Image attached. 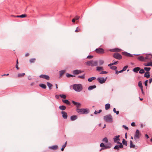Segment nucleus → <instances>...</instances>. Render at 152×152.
<instances>
[{
  "label": "nucleus",
  "instance_id": "nucleus-43",
  "mask_svg": "<svg viewBox=\"0 0 152 152\" xmlns=\"http://www.w3.org/2000/svg\"><path fill=\"white\" fill-rule=\"evenodd\" d=\"M25 75L24 73H22V74L19 73L18 74V76L19 77H23Z\"/></svg>",
  "mask_w": 152,
  "mask_h": 152
},
{
  "label": "nucleus",
  "instance_id": "nucleus-33",
  "mask_svg": "<svg viewBox=\"0 0 152 152\" xmlns=\"http://www.w3.org/2000/svg\"><path fill=\"white\" fill-rule=\"evenodd\" d=\"M130 148H134L135 147V145L133 144L132 141V140L130 141Z\"/></svg>",
  "mask_w": 152,
  "mask_h": 152
},
{
  "label": "nucleus",
  "instance_id": "nucleus-37",
  "mask_svg": "<svg viewBox=\"0 0 152 152\" xmlns=\"http://www.w3.org/2000/svg\"><path fill=\"white\" fill-rule=\"evenodd\" d=\"M108 66L110 67V69L112 70H115L117 69V67L115 66H112V65H111V66Z\"/></svg>",
  "mask_w": 152,
  "mask_h": 152
},
{
  "label": "nucleus",
  "instance_id": "nucleus-56",
  "mask_svg": "<svg viewBox=\"0 0 152 152\" xmlns=\"http://www.w3.org/2000/svg\"><path fill=\"white\" fill-rule=\"evenodd\" d=\"M79 18H80V17L79 16H77L75 17V18H74V19L76 20H77L79 19Z\"/></svg>",
  "mask_w": 152,
  "mask_h": 152
},
{
  "label": "nucleus",
  "instance_id": "nucleus-13",
  "mask_svg": "<svg viewBox=\"0 0 152 152\" xmlns=\"http://www.w3.org/2000/svg\"><path fill=\"white\" fill-rule=\"evenodd\" d=\"M39 77L41 78H43L47 80H49L50 79L49 76L45 75H41Z\"/></svg>",
  "mask_w": 152,
  "mask_h": 152
},
{
  "label": "nucleus",
  "instance_id": "nucleus-21",
  "mask_svg": "<svg viewBox=\"0 0 152 152\" xmlns=\"http://www.w3.org/2000/svg\"><path fill=\"white\" fill-rule=\"evenodd\" d=\"M143 65L145 66H152V61L148 62L147 63H144Z\"/></svg>",
  "mask_w": 152,
  "mask_h": 152
},
{
  "label": "nucleus",
  "instance_id": "nucleus-29",
  "mask_svg": "<svg viewBox=\"0 0 152 152\" xmlns=\"http://www.w3.org/2000/svg\"><path fill=\"white\" fill-rule=\"evenodd\" d=\"M59 108L61 110H64L66 109V107L64 105H61L59 106Z\"/></svg>",
  "mask_w": 152,
  "mask_h": 152
},
{
  "label": "nucleus",
  "instance_id": "nucleus-40",
  "mask_svg": "<svg viewBox=\"0 0 152 152\" xmlns=\"http://www.w3.org/2000/svg\"><path fill=\"white\" fill-rule=\"evenodd\" d=\"M151 69V68L150 67H145L144 68V69L146 71V72H148Z\"/></svg>",
  "mask_w": 152,
  "mask_h": 152
},
{
  "label": "nucleus",
  "instance_id": "nucleus-48",
  "mask_svg": "<svg viewBox=\"0 0 152 152\" xmlns=\"http://www.w3.org/2000/svg\"><path fill=\"white\" fill-rule=\"evenodd\" d=\"M145 72L144 70L143 69H140L139 71V73L140 74H143Z\"/></svg>",
  "mask_w": 152,
  "mask_h": 152
},
{
  "label": "nucleus",
  "instance_id": "nucleus-10",
  "mask_svg": "<svg viewBox=\"0 0 152 152\" xmlns=\"http://www.w3.org/2000/svg\"><path fill=\"white\" fill-rule=\"evenodd\" d=\"M117 144H119V145H116L114 147V149L118 150L119 148H122L123 147V145L122 143L119 141L117 142Z\"/></svg>",
  "mask_w": 152,
  "mask_h": 152
},
{
  "label": "nucleus",
  "instance_id": "nucleus-26",
  "mask_svg": "<svg viewBox=\"0 0 152 152\" xmlns=\"http://www.w3.org/2000/svg\"><path fill=\"white\" fill-rule=\"evenodd\" d=\"M103 70V69L102 67L101 66H97L96 68V70L98 72H100L102 71Z\"/></svg>",
  "mask_w": 152,
  "mask_h": 152
},
{
  "label": "nucleus",
  "instance_id": "nucleus-22",
  "mask_svg": "<svg viewBox=\"0 0 152 152\" xmlns=\"http://www.w3.org/2000/svg\"><path fill=\"white\" fill-rule=\"evenodd\" d=\"M113 63H111L108 64V66H111V65H116L118 63V61H115V60H114L113 61Z\"/></svg>",
  "mask_w": 152,
  "mask_h": 152
},
{
  "label": "nucleus",
  "instance_id": "nucleus-18",
  "mask_svg": "<svg viewBox=\"0 0 152 152\" xmlns=\"http://www.w3.org/2000/svg\"><path fill=\"white\" fill-rule=\"evenodd\" d=\"M145 60H150L152 58V54H146L145 57Z\"/></svg>",
  "mask_w": 152,
  "mask_h": 152
},
{
  "label": "nucleus",
  "instance_id": "nucleus-51",
  "mask_svg": "<svg viewBox=\"0 0 152 152\" xmlns=\"http://www.w3.org/2000/svg\"><path fill=\"white\" fill-rule=\"evenodd\" d=\"M27 16V15L26 14H22L21 15H20V18H23L26 17Z\"/></svg>",
  "mask_w": 152,
  "mask_h": 152
},
{
  "label": "nucleus",
  "instance_id": "nucleus-61",
  "mask_svg": "<svg viewBox=\"0 0 152 152\" xmlns=\"http://www.w3.org/2000/svg\"><path fill=\"white\" fill-rule=\"evenodd\" d=\"M145 137L146 138H147V139L149 138V136L147 134H145Z\"/></svg>",
  "mask_w": 152,
  "mask_h": 152
},
{
  "label": "nucleus",
  "instance_id": "nucleus-25",
  "mask_svg": "<svg viewBox=\"0 0 152 152\" xmlns=\"http://www.w3.org/2000/svg\"><path fill=\"white\" fill-rule=\"evenodd\" d=\"M96 87V85H93L92 86H89L88 88V90L89 91H91L93 89H94Z\"/></svg>",
  "mask_w": 152,
  "mask_h": 152
},
{
  "label": "nucleus",
  "instance_id": "nucleus-34",
  "mask_svg": "<svg viewBox=\"0 0 152 152\" xmlns=\"http://www.w3.org/2000/svg\"><path fill=\"white\" fill-rule=\"evenodd\" d=\"M138 85L139 87L140 88V89L143 88L142 83L141 81H140L138 82Z\"/></svg>",
  "mask_w": 152,
  "mask_h": 152
},
{
  "label": "nucleus",
  "instance_id": "nucleus-45",
  "mask_svg": "<svg viewBox=\"0 0 152 152\" xmlns=\"http://www.w3.org/2000/svg\"><path fill=\"white\" fill-rule=\"evenodd\" d=\"M102 141L105 142L106 143H107L108 141L107 138L106 137L104 138L103 139Z\"/></svg>",
  "mask_w": 152,
  "mask_h": 152
},
{
  "label": "nucleus",
  "instance_id": "nucleus-24",
  "mask_svg": "<svg viewBox=\"0 0 152 152\" xmlns=\"http://www.w3.org/2000/svg\"><path fill=\"white\" fill-rule=\"evenodd\" d=\"M150 76V75L149 72H146L144 75V77H146L147 78H149Z\"/></svg>",
  "mask_w": 152,
  "mask_h": 152
},
{
  "label": "nucleus",
  "instance_id": "nucleus-11",
  "mask_svg": "<svg viewBox=\"0 0 152 152\" xmlns=\"http://www.w3.org/2000/svg\"><path fill=\"white\" fill-rule=\"evenodd\" d=\"M121 53L122 55L128 57H133L134 56V55L132 54L126 52H122Z\"/></svg>",
  "mask_w": 152,
  "mask_h": 152
},
{
  "label": "nucleus",
  "instance_id": "nucleus-12",
  "mask_svg": "<svg viewBox=\"0 0 152 152\" xmlns=\"http://www.w3.org/2000/svg\"><path fill=\"white\" fill-rule=\"evenodd\" d=\"M83 72V71L78 70V69H76L74 70L72 72V74L74 75H78L79 74Z\"/></svg>",
  "mask_w": 152,
  "mask_h": 152
},
{
  "label": "nucleus",
  "instance_id": "nucleus-55",
  "mask_svg": "<svg viewBox=\"0 0 152 152\" xmlns=\"http://www.w3.org/2000/svg\"><path fill=\"white\" fill-rule=\"evenodd\" d=\"M93 57V56L91 55H88L87 56V58H91Z\"/></svg>",
  "mask_w": 152,
  "mask_h": 152
},
{
  "label": "nucleus",
  "instance_id": "nucleus-30",
  "mask_svg": "<svg viewBox=\"0 0 152 152\" xmlns=\"http://www.w3.org/2000/svg\"><path fill=\"white\" fill-rule=\"evenodd\" d=\"M110 104L109 103H107L105 105V109L106 110H108L110 108Z\"/></svg>",
  "mask_w": 152,
  "mask_h": 152
},
{
  "label": "nucleus",
  "instance_id": "nucleus-63",
  "mask_svg": "<svg viewBox=\"0 0 152 152\" xmlns=\"http://www.w3.org/2000/svg\"><path fill=\"white\" fill-rule=\"evenodd\" d=\"M29 55V53H27L26 54L25 56L26 57H27V56H28Z\"/></svg>",
  "mask_w": 152,
  "mask_h": 152
},
{
  "label": "nucleus",
  "instance_id": "nucleus-50",
  "mask_svg": "<svg viewBox=\"0 0 152 152\" xmlns=\"http://www.w3.org/2000/svg\"><path fill=\"white\" fill-rule=\"evenodd\" d=\"M128 67V66H125L123 68V69H122L123 71H125L126 70L127 68Z\"/></svg>",
  "mask_w": 152,
  "mask_h": 152
},
{
  "label": "nucleus",
  "instance_id": "nucleus-54",
  "mask_svg": "<svg viewBox=\"0 0 152 152\" xmlns=\"http://www.w3.org/2000/svg\"><path fill=\"white\" fill-rule=\"evenodd\" d=\"M148 80H146L145 82V83H144V84H145V85L146 86H148Z\"/></svg>",
  "mask_w": 152,
  "mask_h": 152
},
{
  "label": "nucleus",
  "instance_id": "nucleus-14",
  "mask_svg": "<svg viewBox=\"0 0 152 152\" xmlns=\"http://www.w3.org/2000/svg\"><path fill=\"white\" fill-rule=\"evenodd\" d=\"M61 113L62 114V116L64 119H66L67 118L68 115L66 112L64 111H62Z\"/></svg>",
  "mask_w": 152,
  "mask_h": 152
},
{
  "label": "nucleus",
  "instance_id": "nucleus-5",
  "mask_svg": "<svg viewBox=\"0 0 152 152\" xmlns=\"http://www.w3.org/2000/svg\"><path fill=\"white\" fill-rule=\"evenodd\" d=\"M100 146L102 148L100 150L101 151L102 150L110 148L111 147V145L110 143L108 144L107 145H105L103 143H101L100 144Z\"/></svg>",
  "mask_w": 152,
  "mask_h": 152
},
{
  "label": "nucleus",
  "instance_id": "nucleus-38",
  "mask_svg": "<svg viewBox=\"0 0 152 152\" xmlns=\"http://www.w3.org/2000/svg\"><path fill=\"white\" fill-rule=\"evenodd\" d=\"M67 143V142L66 141V142H65V143L62 146V147L61 149V150L62 151H63L64 149V148H65V147L66 146V144Z\"/></svg>",
  "mask_w": 152,
  "mask_h": 152
},
{
  "label": "nucleus",
  "instance_id": "nucleus-16",
  "mask_svg": "<svg viewBox=\"0 0 152 152\" xmlns=\"http://www.w3.org/2000/svg\"><path fill=\"white\" fill-rule=\"evenodd\" d=\"M110 51L112 52H120L121 51V49L116 48H114L113 49H110Z\"/></svg>",
  "mask_w": 152,
  "mask_h": 152
},
{
  "label": "nucleus",
  "instance_id": "nucleus-2",
  "mask_svg": "<svg viewBox=\"0 0 152 152\" xmlns=\"http://www.w3.org/2000/svg\"><path fill=\"white\" fill-rule=\"evenodd\" d=\"M73 89L75 91L78 92H80L83 89L82 86L80 84H74L73 85Z\"/></svg>",
  "mask_w": 152,
  "mask_h": 152
},
{
  "label": "nucleus",
  "instance_id": "nucleus-41",
  "mask_svg": "<svg viewBox=\"0 0 152 152\" xmlns=\"http://www.w3.org/2000/svg\"><path fill=\"white\" fill-rule=\"evenodd\" d=\"M78 77L82 79H84L85 78V74H84L81 76H78Z\"/></svg>",
  "mask_w": 152,
  "mask_h": 152
},
{
  "label": "nucleus",
  "instance_id": "nucleus-64",
  "mask_svg": "<svg viewBox=\"0 0 152 152\" xmlns=\"http://www.w3.org/2000/svg\"><path fill=\"white\" fill-rule=\"evenodd\" d=\"M15 67L17 69H19V68L18 67V65L17 64H16Z\"/></svg>",
  "mask_w": 152,
  "mask_h": 152
},
{
  "label": "nucleus",
  "instance_id": "nucleus-47",
  "mask_svg": "<svg viewBox=\"0 0 152 152\" xmlns=\"http://www.w3.org/2000/svg\"><path fill=\"white\" fill-rule=\"evenodd\" d=\"M81 30V29L80 28L77 27L76 28V29L75 31L76 32H77L80 31Z\"/></svg>",
  "mask_w": 152,
  "mask_h": 152
},
{
  "label": "nucleus",
  "instance_id": "nucleus-17",
  "mask_svg": "<svg viewBox=\"0 0 152 152\" xmlns=\"http://www.w3.org/2000/svg\"><path fill=\"white\" fill-rule=\"evenodd\" d=\"M120 137V135H118V136H116L114 137L113 138L114 141L115 142H117V141H120L119 137Z\"/></svg>",
  "mask_w": 152,
  "mask_h": 152
},
{
  "label": "nucleus",
  "instance_id": "nucleus-46",
  "mask_svg": "<svg viewBox=\"0 0 152 152\" xmlns=\"http://www.w3.org/2000/svg\"><path fill=\"white\" fill-rule=\"evenodd\" d=\"M60 96L63 99H65L66 98V96L64 94H60Z\"/></svg>",
  "mask_w": 152,
  "mask_h": 152
},
{
  "label": "nucleus",
  "instance_id": "nucleus-6",
  "mask_svg": "<svg viewBox=\"0 0 152 152\" xmlns=\"http://www.w3.org/2000/svg\"><path fill=\"white\" fill-rule=\"evenodd\" d=\"M141 135V133L138 129H137L134 134V138L135 140H137L139 139Z\"/></svg>",
  "mask_w": 152,
  "mask_h": 152
},
{
  "label": "nucleus",
  "instance_id": "nucleus-28",
  "mask_svg": "<svg viewBox=\"0 0 152 152\" xmlns=\"http://www.w3.org/2000/svg\"><path fill=\"white\" fill-rule=\"evenodd\" d=\"M140 68L139 67H137L134 68L133 69V71L135 72H138L140 70Z\"/></svg>",
  "mask_w": 152,
  "mask_h": 152
},
{
  "label": "nucleus",
  "instance_id": "nucleus-3",
  "mask_svg": "<svg viewBox=\"0 0 152 152\" xmlns=\"http://www.w3.org/2000/svg\"><path fill=\"white\" fill-rule=\"evenodd\" d=\"M85 64L87 66H94L98 65V62L97 61H86Z\"/></svg>",
  "mask_w": 152,
  "mask_h": 152
},
{
  "label": "nucleus",
  "instance_id": "nucleus-19",
  "mask_svg": "<svg viewBox=\"0 0 152 152\" xmlns=\"http://www.w3.org/2000/svg\"><path fill=\"white\" fill-rule=\"evenodd\" d=\"M137 59L141 61H144L145 60V58L142 56L138 57Z\"/></svg>",
  "mask_w": 152,
  "mask_h": 152
},
{
  "label": "nucleus",
  "instance_id": "nucleus-7",
  "mask_svg": "<svg viewBox=\"0 0 152 152\" xmlns=\"http://www.w3.org/2000/svg\"><path fill=\"white\" fill-rule=\"evenodd\" d=\"M113 57L117 59L121 60L122 58V56L119 53H114L113 55Z\"/></svg>",
  "mask_w": 152,
  "mask_h": 152
},
{
  "label": "nucleus",
  "instance_id": "nucleus-53",
  "mask_svg": "<svg viewBox=\"0 0 152 152\" xmlns=\"http://www.w3.org/2000/svg\"><path fill=\"white\" fill-rule=\"evenodd\" d=\"M126 130H129L128 128L125 125H123L122 126Z\"/></svg>",
  "mask_w": 152,
  "mask_h": 152
},
{
  "label": "nucleus",
  "instance_id": "nucleus-36",
  "mask_svg": "<svg viewBox=\"0 0 152 152\" xmlns=\"http://www.w3.org/2000/svg\"><path fill=\"white\" fill-rule=\"evenodd\" d=\"M47 85L48 86V87L50 89L52 88V85L50 83L47 82Z\"/></svg>",
  "mask_w": 152,
  "mask_h": 152
},
{
  "label": "nucleus",
  "instance_id": "nucleus-35",
  "mask_svg": "<svg viewBox=\"0 0 152 152\" xmlns=\"http://www.w3.org/2000/svg\"><path fill=\"white\" fill-rule=\"evenodd\" d=\"M65 70H62L60 71V76L61 77L65 73Z\"/></svg>",
  "mask_w": 152,
  "mask_h": 152
},
{
  "label": "nucleus",
  "instance_id": "nucleus-58",
  "mask_svg": "<svg viewBox=\"0 0 152 152\" xmlns=\"http://www.w3.org/2000/svg\"><path fill=\"white\" fill-rule=\"evenodd\" d=\"M60 96L59 95H56L55 96L56 98L57 99H58L59 98Z\"/></svg>",
  "mask_w": 152,
  "mask_h": 152
},
{
  "label": "nucleus",
  "instance_id": "nucleus-23",
  "mask_svg": "<svg viewBox=\"0 0 152 152\" xmlns=\"http://www.w3.org/2000/svg\"><path fill=\"white\" fill-rule=\"evenodd\" d=\"M77 118V116L76 115H73L71 116L70 119L72 121L76 120Z\"/></svg>",
  "mask_w": 152,
  "mask_h": 152
},
{
  "label": "nucleus",
  "instance_id": "nucleus-4",
  "mask_svg": "<svg viewBox=\"0 0 152 152\" xmlns=\"http://www.w3.org/2000/svg\"><path fill=\"white\" fill-rule=\"evenodd\" d=\"M104 120L107 122H112L113 121V118L110 114H108L104 117Z\"/></svg>",
  "mask_w": 152,
  "mask_h": 152
},
{
  "label": "nucleus",
  "instance_id": "nucleus-52",
  "mask_svg": "<svg viewBox=\"0 0 152 152\" xmlns=\"http://www.w3.org/2000/svg\"><path fill=\"white\" fill-rule=\"evenodd\" d=\"M108 72L106 71H102L101 72L99 73L100 74H107Z\"/></svg>",
  "mask_w": 152,
  "mask_h": 152
},
{
  "label": "nucleus",
  "instance_id": "nucleus-44",
  "mask_svg": "<svg viewBox=\"0 0 152 152\" xmlns=\"http://www.w3.org/2000/svg\"><path fill=\"white\" fill-rule=\"evenodd\" d=\"M66 75L68 77H75V75H72L69 74L68 73H66Z\"/></svg>",
  "mask_w": 152,
  "mask_h": 152
},
{
  "label": "nucleus",
  "instance_id": "nucleus-42",
  "mask_svg": "<svg viewBox=\"0 0 152 152\" xmlns=\"http://www.w3.org/2000/svg\"><path fill=\"white\" fill-rule=\"evenodd\" d=\"M36 59L35 58H31L30 59L29 61L31 63H33L34 62Z\"/></svg>",
  "mask_w": 152,
  "mask_h": 152
},
{
  "label": "nucleus",
  "instance_id": "nucleus-32",
  "mask_svg": "<svg viewBox=\"0 0 152 152\" xmlns=\"http://www.w3.org/2000/svg\"><path fill=\"white\" fill-rule=\"evenodd\" d=\"M96 79V77H92L89 78L88 79V80L89 82H91L93 80H95V79Z\"/></svg>",
  "mask_w": 152,
  "mask_h": 152
},
{
  "label": "nucleus",
  "instance_id": "nucleus-27",
  "mask_svg": "<svg viewBox=\"0 0 152 152\" xmlns=\"http://www.w3.org/2000/svg\"><path fill=\"white\" fill-rule=\"evenodd\" d=\"M49 148L53 150H56L58 148V146L57 145H55L50 147Z\"/></svg>",
  "mask_w": 152,
  "mask_h": 152
},
{
  "label": "nucleus",
  "instance_id": "nucleus-62",
  "mask_svg": "<svg viewBox=\"0 0 152 152\" xmlns=\"http://www.w3.org/2000/svg\"><path fill=\"white\" fill-rule=\"evenodd\" d=\"M127 133L126 132L125 133V138L126 139H127Z\"/></svg>",
  "mask_w": 152,
  "mask_h": 152
},
{
  "label": "nucleus",
  "instance_id": "nucleus-39",
  "mask_svg": "<svg viewBox=\"0 0 152 152\" xmlns=\"http://www.w3.org/2000/svg\"><path fill=\"white\" fill-rule=\"evenodd\" d=\"M122 143L123 144L126 146L127 145V141H126L124 139H123L122 140Z\"/></svg>",
  "mask_w": 152,
  "mask_h": 152
},
{
  "label": "nucleus",
  "instance_id": "nucleus-9",
  "mask_svg": "<svg viewBox=\"0 0 152 152\" xmlns=\"http://www.w3.org/2000/svg\"><path fill=\"white\" fill-rule=\"evenodd\" d=\"M95 51L97 53L100 54H102L104 53V50L101 48H96L95 50Z\"/></svg>",
  "mask_w": 152,
  "mask_h": 152
},
{
  "label": "nucleus",
  "instance_id": "nucleus-20",
  "mask_svg": "<svg viewBox=\"0 0 152 152\" xmlns=\"http://www.w3.org/2000/svg\"><path fill=\"white\" fill-rule=\"evenodd\" d=\"M62 101L64 103L66 104L67 105H70V102L67 99H62Z\"/></svg>",
  "mask_w": 152,
  "mask_h": 152
},
{
  "label": "nucleus",
  "instance_id": "nucleus-8",
  "mask_svg": "<svg viewBox=\"0 0 152 152\" xmlns=\"http://www.w3.org/2000/svg\"><path fill=\"white\" fill-rule=\"evenodd\" d=\"M107 79V77L104 78L103 77H98L97 78V80L98 82L101 84H102L105 82Z\"/></svg>",
  "mask_w": 152,
  "mask_h": 152
},
{
  "label": "nucleus",
  "instance_id": "nucleus-31",
  "mask_svg": "<svg viewBox=\"0 0 152 152\" xmlns=\"http://www.w3.org/2000/svg\"><path fill=\"white\" fill-rule=\"evenodd\" d=\"M39 86L41 87L43 89H46L47 87L45 85L42 84V83L40 84H39Z\"/></svg>",
  "mask_w": 152,
  "mask_h": 152
},
{
  "label": "nucleus",
  "instance_id": "nucleus-59",
  "mask_svg": "<svg viewBox=\"0 0 152 152\" xmlns=\"http://www.w3.org/2000/svg\"><path fill=\"white\" fill-rule=\"evenodd\" d=\"M152 77L149 79V83H151V82H152Z\"/></svg>",
  "mask_w": 152,
  "mask_h": 152
},
{
  "label": "nucleus",
  "instance_id": "nucleus-15",
  "mask_svg": "<svg viewBox=\"0 0 152 152\" xmlns=\"http://www.w3.org/2000/svg\"><path fill=\"white\" fill-rule=\"evenodd\" d=\"M72 102L74 105L76 106L77 108H78L81 105V104L79 102H75L73 100L72 101Z\"/></svg>",
  "mask_w": 152,
  "mask_h": 152
},
{
  "label": "nucleus",
  "instance_id": "nucleus-60",
  "mask_svg": "<svg viewBox=\"0 0 152 152\" xmlns=\"http://www.w3.org/2000/svg\"><path fill=\"white\" fill-rule=\"evenodd\" d=\"M141 90L142 94H143V95H144L145 94V93L144 92L143 89V88L141 89Z\"/></svg>",
  "mask_w": 152,
  "mask_h": 152
},
{
  "label": "nucleus",
  "instance_id": "nucleus-1",
  "mask_svg": "<svg viewBox=\"0 0 152 152\" xmlns=\"http://www.w3.org/2000/svg\"><path fill=\"white\" fill-rule=\"evenodd\" d=\"M76 111L79 114H86L89 113V110L88 109L77 108Z\"/></svg>",
  "mask_w": 152,
  "mask_h": 152
},
{
  "label": "nucleus",
  "instance_id": "nucleus-49",
  "mask_svg": "<svg viewBox=\"0 0 152 152\" xmlns=\"http://www.w3.org/2000/svg\"><path fill=\"white\" fill-rule=\"evenodd\" d=\"M104 63V61L102 60H100L99 61V65L100 66L102 65Z\"/></svg>",
  "mask_w": 152,
  "mask_h": 152
},
{
  "label": "nucleus",
  "instance_id": "nucleus-57",
  "mask_svg": "<svg viewBox=\"0 0 152 152\" xmlns=\"http://www.w3.org/2000/svg\"><path fill=\"white\" fill-rule=\"evenodd\" d=\"M131 125L133 126H135V124L134 122H132L131 124Z\"/></svg>",
  "mask_w": 152,
  "mask_h": 152
}]
</instances>
